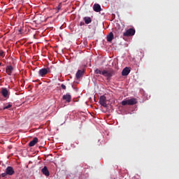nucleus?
<instances>
[{
  "mask_svg": "<svg viewBox=\"0 0 179 179\" xmlns=\"http://www.w3.org/2000/svg\"><path fill=\"white\" fill-rule=\"evenodd\" d=\"M94 73L96 75H103L106 78V80H111V78L115 75V71L113 69H108V70L100 71L99 69L94 70Z\"/></svg>",
  "mask_w": 179,
  "mask_h": 179,
  "instance_id": "1",
  "label": "nucleus"
},
{
  "mask_svg": "<svg viewBox=\"0 0 179 179\" xmlns=\"http://www.w3.org/2000/svg\"><path fill=\"white\" fill-rule=\"evenodd\" d=\"M138 103L136 98H131L130 99H125L122 101V106H135Z\"/></svg>",
  "mask_w": 179,
  "mask_h": 179,
  "instance_id": "2",
  "label": "nucleus"
},
{
  "mask_svg": "<svg viewBox=\"0 0 179 179\" xmlns=\"http://www.w3.org/2000/svg\"><path fill=\"white\" fill-rule=\"evenodd\" d=\"M124 37H132L135 36V29L130 28L123 33Z\"/></svg>",
  "mask_w": 179,
  "mask_h": 179,
  "instance_id": "3",
  "label": "nucleus"
},
{
  "mask_svg": "<svg viewBox=\"0 0 179 179\" xmlns=\"http://www.w3.org/2000/svg\"><path fill=\"white\" fill-rule=\"evenodd\" d=\"M1 93L4 99H8V97H9V91H8V89L6 87H2L1 89Z\"/></svg>",
  "mask_w": 179,
  "mask_h": 179,
  "instance_id": "4",
  "label": "nucleus"
},
{
  "mask_svg": "<svg viewBox=\"0 0 179 179\" xmlns=\"http://www.w3.org/2000/svg\"><path fill=\"white\" fill-rule=\"evenodd\" d=\"M6 173L8 176H13V174H15V170L13 169V167L8 166L6 169Z\"/></svg>",
  "mask_w": 179,
  "mask_h": 179,
  "instance_id": "5",
  "label": "nucleus"
},
{
  "mask_svg": "<svg viewBox=\"0 0 179 179\" xmlns=\"http://www.w3.org/2000/svg\"><path fill=\"white\" fill-rule=\"evenodd\" d=\"M6 72L9 76H12L13 72V66L12 65L7 66L6 68Z\"/></svg>",
  "mask_w": 179,
  "mask_h": 179,
  "instance_id": "6",
  "label": "nucleus"
},
{
  "mask_svg": "<svg viewBox=\"0 0 179 179\" xmlns=\"http://www.w3.org/2000/svg\"><path fill=\"white\" fill-rule=\"evenodd\" d=\"M131 72V69L129 67H125L122 71V76H128Z\"/></svg>",
  "mask_w": 179,
  "mask_h": 179,
  "instance_id": "7",
  "label": "nucleus"
},
{
  "mask_svg": "<svg viewBox=\"0 0 179 179\" xmlns=\"http://www.w3.org/2000/svg\"><path fill=\"white\" fill-rule=\"evenodd\" d=\"M85 75V70H78L76 76V79H80Z\"/></svg>",
  "mask_w": 179,
  "mask_h": 179,
  "instance_id": "8",
  "label": "nucleus"
},
{
  "mask_svg": "<svg viewBox=\"0 0 179 179\" xmlns=\"http://www.w3.org/2000/svg\"><path fill=\"white\" fill-rule=\"evenodd\" d=\"M63 100H66L67 103H71V100H72V96L69 94H66L63 96Z\"/></svg>",
  "mask_w": 179,
  "mask_h": 179,
  "instance_id": "9",
  "label": "nucleus"
},
{
  "mask_svg": "<svg viewBox=\"0 0 179 179\" xmlns=\"http://www.w3.org/2000/svg\"><path fill=\"white\" fill-rule=\"evenodd\" d=\"M93 9H94V12H101V6L99 3H95L93 6Z\"/></svg>",
  "mask_w": 179,
  "mask_h": 179,
  "instance_id": "10",
  "label": "nucleus"
},
{
  "mask_svg": "<svg viewBox=\"0 0 179 179\" xmlns=\"http://www.w3.org/2000/svg\"><path fill=\"white\" fill-rule=\"evenodd\" d=\"M38 75L43 78L45 75H47V69L43 68L40 69L38 71Z\"/></svg>",
  "mask_w": 179,
  "mask_h": 179,
  "instance_id": "11",
  "label": "nucleus"
},
{
  "mask_svg": "<svg viewBox=\"0 0 179 179\" xmlns=\"http://www.w3.org/2000/svg\"><path fill=\"white\" fill-rule=\"evenodd\" d=\"M37 142H38V138H37V137L34 138V139L32 141H31L29 143V146H30V148L36 145V143H37Z\"/></svg>",
  "mask_w": 179,
  "mask_h": 179,
  "instance_id": "12",
  "label": "nucleus"
},
{
  "mask_svg": "<svg viewBox=\"0 0 179 179\" xmlns=\"http://www.w3.org/2000/svg\"><path fill=\"white\" fill-rule=\"evenodd\" d=\"M113 39H114V34H113V32L109 33V34L106 37L107 41H108V43H111Z\"/></svg>",
  "mask_w": 179,
  "mask_h": 179,
  "instance_id": "13",
  "label": "nucleus"
},
{
  "mask_svg": "<svg viewBox=\"0 0 179 179\" xmlns=\"http://www.w3.org/2000/svg\"><path fill=\"white\" fill-rule=\"evenodd\" d=\"M41 172L43 173V174H44V176H46V177H48L50 176V171H48V169H47V166H44L42 169Z\"/></svg>",
  "mask_w": 179,
  "mask_h": 179,
  "instance_id": "14",
  "label": "nucleus"
},
{
  "mask_svg": "<svg viewBox=\"0 0 179 179\" xmlns=\"http://www.w3.org/2000/svg\"><path fill=\"white\" fill-rule=\"evenodd\" d=\"M47 71V73H51V72H55V68H54L53 66H51L50 67L45 68Z\"/></svg>",
  "mask_w": 179,
  "mask_h": 179,
  "instance_id": "15",
  "label": "nucleus"
},
{
  "mask_svg": "<svg viewBox=\"0 0 179 179\" xmlns=\"http://www.w3.org/2000/svg\"><path fill=\"white\" fill-rule=\"evenodd\" d=\"M84 22H85V24H89L92 23V18L90 17H85Z\"/></svg>",
  "mask_w": 179,
  "mask_h": 179,
  "instance_id": "16",
  "label": "nucleus"
},
{
  "mask_svg": "<svg viewBox=\"0 0 179 179\" xmlns=\"http://www.w3.org/2000/svg\"><path fill=\"white\" fill-rule=\"evenodd\" d=\"M107 101V98H106L105 96H101L99 98V103H106Z\"/></svg>",
  "mask_w": 179,
  "mask_h": 179,
  "instance_id": "17",
  "label": "nucleus"
},
{
  "mask_svg": "<svg viewBox=\"0 0 179 179\" xmlns=\"http://www.w3.org/2000/svg\"><path fill=\"white\" fill-rule=\"evenodd\" d=\"M10 107H12V104L9 103L8 106H4L3 110H8V108H10Z\"/></svg>",
  "mask_w": 179,
  "mask_h": 179,
  "instance_id": "18",
  "label": "nucleus"
},
{
  "mask_svg": "<svg viewBox=\"0 0 179 179\" xmlns=\"http://www.w3.org/2000/svg\"><path fill=\"white\" fill-rule=\"evenodd\" d=\"M0 57H1V58L5 57V52H3V50H0Z\"/></svg>",
  "mask_w": 179,
  "mask_h": 179,
  "instance_id": "19",
  "label": "nucleus"
},
{
  "mask_svg": "<svg viewBox=\"0 0 179 179\" xmlns=\"http://www.w3.org/2000/svg\"><path fill=\"white\" fill-rule=\"evenodd\" d=\"M99 103L101 104V106H102L105 108L107 107V103L106 102H101Z\"/></svg>",
  "mask_w": 179,
  "mask_h": 179,
  "instance_id": "20",
  "label": "nucleus"
},
{
  "mask_svg": "<svg viewBox=\"0 0 179 179\" xmlns=\"http://www.w3.org/2000/svg\"><path fill=\"white\" fill-rule=\"evenodd\" d=\"M61 87H62V89H63L64 90H66V86L65 85H64V84H62V85H61Z\"/></svg>",
  "mask_w": 179,
  "mask_h": 179,
  "instance_id": "21",
  "label": "nucleus"
},
{
  "mask_svg": "<svg viewBox=\"0 0 179 179\" xmlns=\"http://www.w3.org/2000/svg\"><path fill=\"white\" fill-rule=\"evenodd\" d=\"M6 176H8V173H6V171L1 173V177L5 178Z\"/></svg>",
  "mask_w": 179,
  "mask_h": 179,
  "instance_id": "22",
  "label": "nucleus"
},
{
  "mask_svg": "<svg viewBox=\"0 0 179 179\" xmlns=\"http://www.w3.org/2000/svg\"><path fill=\"white\" fill-rule=\"evenodd\" d=\"M85 23L84 22H80V26H85Z\"/></svg>",
  "mask_w": 179,
  "mask_h": 179,
  "instance_id": "23",
  "label": "nucleus"
},
{
  "mask_svg": "<svg viewBox=\"0 0 179 179\" xmlns=\"http://www.w3.org/2000/svg\"><path fill=\"white\" fill-rule=\"evenodd\" d=\"M1 65H2V63L0 62V66H1Z\"/></svg>",
  "mask_w": 179,
  "mask_h": 179,
  "instance_id": "24",
  "label": "nucleus"
},
{
  "mask_svg": "<svg viewBox=\"0 0 179 179\" xmlns=\"http://www.w3.org/2000/svg\"><path fill=\"white\" fill-rule=\"evenodd\" d=\"M11 1H13V0H11Z\"/></svg>",
  "mask_w": 179,
  "mask_h": 179,
  "instance_id": "25",
  "label": "nucleus"
}]
</instances>
